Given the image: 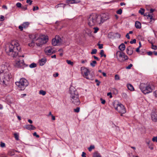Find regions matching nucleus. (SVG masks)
I'll use <instances>...</instances> for the list:
<instances>
[{
	"label": "nucleus",
	"instance_id": "nucleus-25",
	"mask_svg": "<svg viewBox=\"0 0 157 157\" xmlns=\"http://www.w3.org/2000/svg\"><path fill=\"white\" fill-rule=\"evenodd\" d=\"M100 54L101 55V57L104 56L105 57L106 56V55L104 54V51L102 50H101Z\"/></svg>",
	"mask_w": 157,
	"mask_h": 157
},
{
	"label": "nucleus",
	"instance_id": "nucleus-29",
	"mask_svg": "<svg viewBox=\"0 0 157 157\" xmlns=\"http://www.w3.org/2000/svg\"><path fill=\"white\" fill-rule=\"evenodd\" d=\"M40 94H42L43 95H44L46 94V91L43 90H40L39 92Z\"/></svg>",
	"mask_w": 157,
	"mask_h": 157
},
{
	"label": "nucleus",
	"instance_id": "nucleus-18",
	"mask_svg": "<svg viewBox=\"0 0 157 157\" xmlns=\"http://www.w3.org/2000/svg\"><path fill=\"white\" fill-rule=\"evenodd\" d=\"M46 62V60L45 58L42 59L39 61V64L40 66H43L45 63Z\"/></svg>",
	"mask_w": 157,
	"mask_h": 157
},
{
	"label": "nucleus",
	"instance_id": "nucleus-8",
	"mask_svg": "<svg viewBox=\"0 0 157 157\" xmlns=\"http://www.w3.org/2000/svg\"><path fill=\"white\" fill-rule=\"evenodd\" d=\"M113 105L115 109L120 113L123 114L126 113L125 109L122 104L114 103Z\"/></svg>",
	"mask_w": 157,
	"mask_h": 157
},
{
	"label": "nucleus",
	"instance_id": "nucleus-62",
	"mask_svg": "<svg viewBox=\"0 0 157 157\" xmlns=\"http://www.w3.org/2000/svg\"><path fill=\"white\" fill-rule=\"evenodd\" d=\"M94 57L95 59H96L97 60H98V61L99 60V59H98V57H96V56H94Z\"/></svg>",
	"mask_w": 157,
	"mask_h": 157
},
{
	"label": "nucleus",
	"instance_id": "nucleus-63",
	"mask_svg": "<svg viewBox=\"0 0 157 157\" xmlns=\"http://www.w3.org/2000/svg\"><path fill=\"white\" fill-rule=\"evenodd\" d=\"M58 51L60 53L61 52H63V50L62 49H60L58 50Z\"/></svg>",
	"mask_w": 157,
	"mask_h": 157
},
{
	"label": "nucleus",
	"instance_id": "nucleus-36",
	"mask_svg": "<svg viewBox=\"0 0 157 157\" xmlns=\"http://www.w3.org/2000/svg\"><path fill=\"white\" fill-rule=\"evenodd\" d=\"M115 80H119L120 79V77L118 75H115Z\"/></svg>",
	"mask_w": 157,
	"mask_h": 157
},
{
	"label": "nucleus",
	"instance_id": "nucleus-40",
	"mask_svg": "<svg viewBox=\"0 0 157 157\" xmlns=\"http://www.w3.org/2000/svg\"><path fill=\"white\" fill-rule=\"evenodd\" d=\"M94 33H97L99 30V29L98 27H94Z\"/></svg>",
	"mask_w": 157,
	"mask_h": 157
},
{
	"label": "nucleus",
	"instance_id": "nucleus-4",
	"mask_svg": "<svg viewBox=\"0 0 157 157\" xmlns=\"http://www.w3.org/2000/svg\"><path fill=\"white\" fill-rule=\"evenodd\" d=\"M69 93L71 102L76 105L80 104V102L78 92L74 86H71L70 87Z\"/></svg>",
	"mask_w": 157,
	"mask_h": 157
},
{
	"label": "nucleus",
	"instance_id": "nucleus-24",
	"mask_svg": "<svg viewBox=\"0 0 157 157\" xmlns=\"http://www.w3.org/2000/svg\"><path fill=\"white\" fill-rule=\"evenodd\" d=\"M86 33L89 36H90L91 33L92 32L89 29H87L86 30Z\"/></svg>",
	"mask_w": 157,
	"mask_h": 157
},
{
	"label": "nucleus",
	"instance_id": "nucleus-53",
	"mask_svg": "<svg viewBox=\"0 0 157 157\" xmlns=\"http://www.w3.org/2000/svg\"><path fill=\"white\" fill-rule=\"evenodd\" d=\"M4 20V17L3 16L1 15L0 16V21H2Z\"/></svg>",
	"mask_w": 157,
	"mask_h": 157
},
{
	"label": "nucleus",
	"instance_id": "nucleus-52",
	"mask_svg": "<svg viewBox=\"0 0 157 157\" xmlns=\"http://www.w3.org/2000/svg\"><path fill=\"white\" fill-rule=\"evenodd\" d=\"M95 82H97V86H99L100 83V82L98 80V79H96L95 80Z\"/></svg>",
	"mask_w": 157,
	"mask_h": 157
},
{
	"label": "nucleus",
	"instance_id": "nucleus-14",
	"mask_svg": "<svg viewBox=\"0 0 157 157\" xmlns=\"http://www.w3.org/2000/svg\"><path fill=\"white\" fill-rule=\"evenodd\" d=\"M151 119L152 120L156 122L157 121V110H153L151 114Z\"/></svg>",
	"mask_w": 157,
	"mask_h": 157
},
{
	"label": "nucleus",
	"instance_id": "nucleus-47",
	"mask_svg": "<svg viewBox=\"0 0 157 157\" xmlns=\"http://www.w3.org/2000/svg\"><path fill=\"white\" fill-rule=\"evenodd\" d=\"M14 135L17 140H18V135L17 133H14Z\"/></svg>",
	"mask_w": 157,
	"mask_h": 157
},
{
	"label": "nucleus",
	"instance_id": "nucleus-56",
	"mask_svg": "<svg viewBox=\"0 0 157 157\" xmlns=\"http://www.w3.org/2000/svg\"><path fill=\"white\" fill-rule=\"evenodd\" d=\"M39 9V7L38 6H36V7H34L33 10V11H35V10H37Z\"/></svg>",
	"mask_w": 157,
	"mask_h": 157
},
{
	"label": "nucleus",
	"instance_id": "nucleus-22",
	"mask_svg": "<svg viewBox=\"0 0 157 157\" xmlns=\"http://www.w3.org/2000/svg\"><path fill=\"white\" fill-rule=\"evenodd\" d=\"M127 87L128 89L131 91H133L134 90V88L133 86L131 84H128L127 85Z\"/></svg>",
	"mask_w": 157,
	"mask_h": 157
},
{
	"label": "nucleus",
	"instance_id": "nucleus-57",
	"mask_svg": "<svg viewBox=\"0 0 157 157\" xmlns=\"http://www.w3.org/2000/svg\"><path fill=\"white\" fill-rule=\"evenodd\" d=\"M86 154L85 152H82V157H86Z\"/></svg>",
	"mask_w": 157,
	"mask_h": 157
},
{
	"label": "nucleus",
	"instance_id": "nucleus-12",
	"mask_svg": "<svg viewBox=\"0 0 157 157\" xmlns=\"http://www.w3.org/2000/svg\"><path fill=\"white\" fill-rule=\"evenodd\" d=\"M29 38L31 40V43H29L28 45L30 47L33 46L34 45L35 42L36 40V35L35 34H30L29 35Z\"/></svg>",
	"mask_w": 157,
	"mask_h": 157
},
{
	"label": "nucleus",
	"instance_id": "nucleus-49",
	"mask_svg": "<svg viewBox=\"0 0 157 157\" xmlns=\"http://www.w3.org/2000/svg\"><path fill=\"white\" fill-rule=\"evenodd\" d=\"M18 28L21 31H22L23 30L24 27L22 25H21L19 26L18 27Z\"/></svg>",
	"mask_w": 157,
	"mask_h": 157
},
{
	"label": "nucleus",
	"instance_id": "nucleus-55",
	"mask_svg": "<svg viewBox=\"0 0 157 157\" xmlns=\"http://www.w3.org/2000/svg\"><path fill=\"white\" fill-rule=\"evenodd\" d=\"M154 95V96H155L157 98V90L155 91L153 93Z\"/></svg>",
	"mask_w": 157,
	"mask_h": 157
},
{
	"label": "nucleus",
	"instance_id": "nucleus-9",
	"mask_svg": "<svg viewBox=\"0 0 157 157\" xmlns=\"http://www.w3.org/2000/svg\"><path fill=\"white\" fill-rule=\"evenodd\" d=\"M48 40V37L47 36H43L40 38L37 39V41L39 43L37 42L36 44L38 46H40L43 44L46 43Z\"/></svg>",
	"mask_w": 157,
	"mask_h": 157
},
{
	"label": "nucleus",
	"instance_id": "nucleus-2",
	"mask_svg": "<svg viewBox=\"0 0 157 157\" xmlns=\"http://www.w3.org/2000/svg\"><path fill=\"white\" fill-rule=\"evenodd\" d=\"M109 18V14L107 13H102L99 15L93 13L88 18V25L90 26L101 25Z\"/></svg>",
	"mask_w": 157,
	"mask_h": 157
},
{
	"label": "nucleus",
	"instance_id": "nucleus-5",
	"mask_svg": "<svg viewBox=\"0 0 157 157\" xmlns=\"http://www.w3.org/2000/svg\"><path fill=\"white\" fill-rule=\"evenodd\" d=\"M139 87L142 92L144 94H147L152 92L155 89V87L152 84L141 83L140 84Z\"/></svg>",
	"mask_w": 157,
	"mask_h": 157
},
{
	"label": "nucleus",
	"instance_id": "nucleus-13",
	"mask_svg": "<svg viewBox=\"0 0 157 157\" xmlns=\"http://www.w3.org/2000/svg\"><path fill=\"white\" fill-rule=\"evenodd\" d=\"M124 53L122 52L118 51L116 53L117 57L118 60L120 62H122V59H123Z\"/></svg>",
	"mask_w": 157,
	"mask_h": 157
},
{
	"label": "nucleus",
	"instance_id": "nucleus-39",
	"mask_svg": "<svg viewBox=\"0 0 157 157\" xmlns=\"http://www.w3.org/2000/svg\"><path fill=\"white\" fill-rule=\"evenodd\" d=\"M0 146L2 147H4L6 146L5 144L2 142H1Z\"/></svg>",
	"mask_w": 157,
	"mask_h": 157
},
{
	"label": "nucleus",
	"instance_id": "nucleus-17",
	"mask_svg": "<svg viewBox=\"0 0 157 157\" xmlns=\"http://www.w3.org/2000/svg\"><path fill=\"white\" fill-rule=\"evenodd\" d=\"M119 48L121 50L120 51H123L125 48V47L124 44L122 43L119 46Z\"/></svg>",
	"mask_w": 157,
	"mask_h": 157
},
{
	"label": "nucleus",
	"instance_id": "nucleus-10",
	"mask_svg": "<svg viewBox=\"0 0 157 157\" xmlns=\"http://www.w3.org/2000/svg\"><path fill=\"white\" fill-rule=\"evenodd\" d=\"M62 42V40L61 37L58 35L56 36L55 38L52 40V43L54 46L61 44Z\"/></svg>",
	"mask_w": 157,
	"mask_h": 157
},
{
	"label": "nucleus",
	"instance_id": "nucleus-32",
	"mask_svg": "<svg viewBox=\"0 0 157 157\" xmlns=\"http://www.w3.org/2000/svg\"><path fill=\"white\" fill-rule=\"evenodd\" d=\"M147 16L148 17L147 18L148 19L149 18L150 20V21L151 22L152 21V20L153 19V16L152 14H148V15H147Z\"/></svg>",
	"mask_w": 157,
	"mask_h": 157
},
{
	"label": "nucleus",
	"instance_id": "nucleus-54",
	"mask_svg": "<svg viewBox=\"0 0 157 157\" xmlns=\"http://www.w3.org/2000/svg\"><path fill=\"white\" fill-rule=\"evenodd\" d=\"M107 96H109V97L110 98H112V94L111 92L108 93L107 94Z\"/></svg>",
	"mask_w": 157,
	"mask_h": 157
},
{
	"label": "nucleus",
	"instance_id": "nucleus-15",
	"mask_svg": "<svg viewBox=\"0 0 157 157\" xmlns=\"http://www.w3.org/2000/svg\"><path fill=\"white\" fill-rule=\"evenodd\" d=\"M134 48L131 46H128L126 49L127 53L129 55H131L133 53Z\"/></svg>",
	"mask_w": 157,
	"mask_h": 157
},
{
	"label": "nucleus",
	"instance_id": "nucleus-1",
	"mask_svg": "<svg viewBox=\"0 0 157 157\" xmlns=\"http://www.w3.org/2000/svg\"><path fill=\"white\" fill-rule=\"evenodd\" d=\"M21 49V47L17 40H13L9 44H7L6 47L5 51L6 54L13 58H16L14 63V66L17 68H24L27 65L24 63L22 57H24L18 55V52Z\"/></svg>",
	"mask_w": 157,
	"mask_h": 157
},
{
	"label": "nucleus",
	"instance_id": "nucleus-16",
	"mask_svg": "<svg viewBox=\"0 0 157 157\" xmlns=\"http://www.w3.org/2000/svg\"><path fill=\"white\" fill-rule=\"evenodd\" d=\"M25 128L29 130H35L36 127L32 124H28L25 126Z\"/></svg>",
	"mask_w": 157,
	"mask_h": 157
},
{
	"label": "nucleus",
	"instance_id": "nucleus-51",
	"mask_svg": "<svg viewBox=\"0 0 157 157\" xmlns=\"http://www.w3.org/2000/svg\"><path fill=\"white\" fill-rule=\"evenodd\" d=\"M33 135L34 136H36L37 138H39V136L37 135L36 132H34L33 133Z\"/></svg>",
	"mask_w": 157,
	"mask_h": 157
},
{
	"label": "nucleus",
	"instance_id": "nucleus-31",
	"mask_svg": "<svg viewBox=\"0 0 157 157\" xmlns=\"http://www.w3.org/2000/svg\"><path fill=\"white\" fill-rule=\"evenodd\" d=\"M144 9L141 8L140 10H139V13L141 15H143L144 13Z\"/></svg>",
	"mask_w": 157,
	"mask_h": 157
},
{
	"label": "nucleus",
	"instance_id": "nucleus-20",
	"mask_svg": "<svg viewBox=\"0 0 157 157\" xmlns=\"http://www.w3.org/2000/svg\"><path fill=\"white\" fill-rule=\"evenodd\" d=\"M15 151V150L13 149L10 150L8 152V155L10 156H13L14 155Z\"/></svg>",
	"mask_w": 157,
	"mask_h": 157
},
{
	"label": "nucleus",
	"instance_id": "nucleus-27",
	"mask_svg": "<svg viewBox=\"0 0 157 157\" xmlns=\"http://www.w3.org/2000/svg\"><path fill=\"white\" fill-rule=\"evenodd\" d=\"M128 59V56L124 54L123 59H122V62Z\"/></svg>",
	"mask_w": 157,
	"mask_h": 157
},
{
	"label": "nucleus",
	"instance_id": "nucleus-50",
	"mask_svg": "<svg viewBox=\"0 0 157 157\" xmlns=\"http://www.w3.org/2000/svg\"><path fill=\"white\" fill-rule=\"evenodd\" d=\"M100 100L101 101V103L102 104H105V100H104L103 99H102V98H101L100 99Z\"/></svg>",
	"mask_w": 157,
	"mask_h": 157
},
{
	"label": "nucleus",
	"instance_id": "nucleus-33",
	"mask_svg": "<svg viewBox=\"0 0 157 157\" xmlns=\"http://www.w3.org/2000/svg\"><path fill=\"white\" fill-rule=\"evenodd\" d=\"M65 5V4H64L63 3L59 4L56 6V7L58 8L59 7H63L64 8Z\"/></svg>",
	"mask_w": 157,
	"mask_h": 157
},
{
	"label": "nucleus",
	"instance_id": "nucleus-45",
	"mask_svg": "<svg viewBox=\"0 0 157 157\" xmlns=\"http://www.w3.org/2000/svg\"><path fill=\"white\" fill-rule=\"evenodd\" d=\"M79 107H77L76 109H74V111L76 113H78L79 111Z\"/></svg>",
	"mask_w": 157,
	"mask_h": 157
},
{
	"label": "nucleus",
	"instance_id": "nucleus-60",
	"mask_svg": "<svg viewBox=\"0 0 157 157\" xmlns=\"http://www.w3.org/2000/svg\"><path fill=\"white\" fill-rule=\"evenodd\" d=\"M126 37L128 39H130V37L129 35V33H127L126 35Z\"/></svg>",
	"mask_w": 157,
	"mask_h": 157
},
{
	"label": "nucleus",
	"instance_id": "nucleus-64",
	"mask_svg": "<svg viewBox=\"0 0 157 157\" xmlns=\"http://www.w3.org/2000/svg\"><path fill=\"white\" fill-rule=\"evenodd\" d=\"M87 60H82L81 61V63H86L87 62Z\"/></svg>",
	"mask_w": 157,
	"mask_h": 157
},
{
	"label": "nucleus",
	"instance_id": "nucleus-23",
	"mask_svg": "<svg viewBox=\"0 0 157 157\" xmlns=\"http://www.w3.org/2000/svg\"><path fill=\"white\" fill-rule=\"evenodd\" d=\"M93 157H101V155L99 153L96 152L93 155Z\"/></svg>",
	"mask_w": 157,
	"mask_h": 157
},
{
	"label": "nucleus",
	"instance_id": "nucleus-42",
	"mask_svg": "<svg viewBox=\"0 0 157 157\" xmlns=\"http://www.w3.org/2000/svg\"><path fill=\"white\" fill-rule=\"evenodd\" d=\"M152 140L153 142H157V136L154 137L152 139Z\"/></svg>",
	"mask_w": 157,
	"mask_h": 157
},
{
	"label": "nucleus",
	"instance_id": "nucleus-11",
	"mask_svg": "<svg viewBox=\"0 0 157 157\" xmlns=\"http://www.w3.org/2000/svg\"><path fill=\"white\" fill-rule=\"evenodd\" d=\"M44 52L47 55H51L56 52L53 48L50 46L46 47L44 49Z\"/></svg>",
	"mask_w": 157,
	"mask_h": 157
},
{
	"label": "nucleus",
	"instance_id": "nucleus-7",
	"mask_svg": "<svg viewBox=\"0 0 157 157\" xmlns=\"http://www.w3.org/2000/svg\"><path fill=\"white\" fill-rule=\"evenodd\" d=\"M82 74L84 77L88 79H92L93 78V75H90L89 70L87 68L83 67L81 68Z\"/></svg>",
	"mask_w": 157,
	"mask_h": 157
},
{
	"label": "nucleus",
	"instance_id": "nucleus-44",
	"mask_svg": "<svg viewBox=\"0 0 157 157\" xmlns=\"http://www.w3.org/2000/svg\"><path fill=\"white\" fill-rule=\"evenodd\" d=\"M98 48L99 49H101L103 48V45L102 44H98Z\"/></svg>",
	"mask_w": 157,
	"mask_h": 157
},
{
	"label": "nucleus",
	"instance_id": "nucleus-46",
	"mask_svg": "<svg viewBox=\"0 0 157 157\" xmlns=\"http://www.w3.org/2000/svg\"><path fill=\"white\" fill-rule=\"evenodd\" d=\"M33 1L31 0H27L26 2L28 3H29L30 5H31L32 4Z\"/></svg>",
	"mask_w": 157,
	"mask_h": 157
},
{
	"label": "nucleus",
	"instance_id": "nucleus-26",
	"mask_svg": "<svg viewBox=\"0 0 157 157\" xmlns=\"http://www.w3.org/2000/svg\"><path fill=\"white\" fill-rule=\"evenodd\" d=\"M66 62L68 63V64L72 66H73L74 65L73 62L71 61L70 60H66Z\"/></svg>",
	"mask_w": 157,
	"mask_h": 157
},
{
	"label": "nucleus",
	"instance_id": "nucleus-3",
	"mask_svg": "<svg viewBox=\"0 0 157 157\" xmlns=\"http://www.w3.org/2000/svg\"><path fill=\"white\" fill-rule=\"evenodd\" d=\"M10 68V64L8 63H6L1 66L0 70V82L3 84H6L9 81L10 78H11V74L9 71Z\"/></svg>",
	"mask_w": 157,
	"mask_h": 157
},
{
	"label": "nucleus",
	"instance_id": "nucleus-38",
	"mask_svg": "<svg viewBox=\"0 0 157 157\" xmlns=\"http://www.w3.org/2000/svg\"><path fill=\"white\" fill-rule=\"evenodd\" d=\"M122 13V10L121 9H120L117 12V13L119 14H121Z\"/></svg>",
	"mask_w": 157,
	"mask_h": 157
},
{
	"label": "nucleus",
	"instance_id": "nucleus-34",
	"mask_svg": "<svg viewBox=\"0 0 157 157\" xmlns=\"http://www.w3.org/2000/svg\"><path fill=\"white\" fill-rule=\"evenodd\" d=\"M94 146L93 145H91L88 148V150L89 151H91V150L94 149Z\"/></svg>",
	"mask_w": 157,
	"mask_h": 157
},
{
	"label": "nucleus",
	"instance_id": "nucleus-6",
	"mask_svg": "<svg viewBox=\"0 0 157 157\" xmlns=\"http://www.w3.org/2000/svg\"><path fill=\"white\" fill-rule=\"evenodd\" d=\"M15 84L18 86L19 90H23L28 85L29 83L26 79L22 78L20 79L19 81L15 82Z\"/></svg>",
	"mask_w": 157,
	"mask_h": 157
},
{
	"label": "nucleus",
	"instance_id": "nucleus-28",
	"mask_svg": "<svg viewBox=\"0 0 157 157\" xmlns=\"http://www.w3.org/2000/svg\"><path fill=\"white\" fill-rule=\"evenodd\" d=\"M96 61L95 60H94L92 62L90 63V65L92 67H94L95 66V65L96 64Z\"/></svg>",
	"mask_w": 157,
	"mask_h": 157
},
{
	"label": "nucleus",
	"instance_id": "nucleus-43",
	"mask_svg": "<svg viewBox=\"0 0 157 157\" xmlns=\"http://www.w3.org/2000/svg\"><path fill=\"white\" fill-rule=\"evenodd\" d=\"M136 40L135 39H134L133 40H131L130 42V43L131 44H135L136 43Z\"/></svg>",
	"mask_w": 157,
	"mask_h": 157
},
{
	"label": "nucleus",
	"instance_id": "nucleus-58",
	"mask_svg": "<svg viewBox=\"0 0 157 157\" xmlns=\"http://www.w3.org/2000/svg\"><path fill=\"white\" fill-rule=\"evenodd\" d=\"M59 75V74L58 73H56V74H54L53 76L54 77H58Z\"/></svg>",
	"mask_w": 157,
	"mask_h": 157
},
{
	"label": "nucleus",
	"instance_id": "nucleus-30",
	"mask_svg": "<svg viewBox=\"0 0 157 157\" xmlns=\"http://www.w3.org/2000/svg\"><path fill=\"white\" fill-rule=\"evenodd\" d=\"M36 66V63H32L29 65V67L31 68H34Z\"/></svg>",
	"mask_w": 157,
	"mask_h": 157
},
{
	"label": "nucleus",
	"instance_id": "nucleus-61",
	"mask_svg": "<svg viewBox=\"0 0 157 157\" xmlns=\"http://www.w3.org/2000/svg\"><path fill=\"white\" fill-rule=\"evenodd\" d=\"M140 48L138 47L136 49V51L137 52H140Z\"/></svg>",
	"mask_w": 157,
	"mask_h": 157
},
{
	"label": "nucleus",
	"instance_id": "nucleus-48",
	"mask_svg": "<svg viewBox=\"0 0 157 157\" xmlns=\"http://www.w3.org/2000/svg\"><path fill=\"white\" fill-rule=\"evenodd\" d=\"M16 6L18 7H21V4L20 2H18L16 4Z\"/></svg>",
	"mask_w": 157,
	"mask_h": 157
},
{
	"label": "nucleus",
	"instance_id": "nucleus-37",
	"mask_svg": "<svg viewBox=\"0 0 157 157\" xmlns=\"http://www.w3.org/2000/svg\"><path fill=\"white\" fill-rule=\"evenodd\" d=\"M151 48L154 50H156L157 49V46L156 45H154L153 44H152Z\"/></svg>",
	"mask_w": 157,
	"mask_h": 157
},
{
	"label": "nucleus",
	"instance_id": "nucleus-41",
	"mask_svg": "<svg viewBox=\"0 0 157 157\" xmlns=\"http://www.w3.org/2000/svg\"><path fill=\"white\" fill-rule=\"evenodd\" d=\"M132 66V64H130L128 66L126 67V68L128 69H131V67Z\"/></svg>",
	"mask_w": 157,
	"mask_h": 157
},
{
	"label": "nucleus",
	"instance_id": "nucleus-59",
	"mask_svg": "<svg viewBox=\"0 0 157 157\" xmlns=\"http://www.w3.org/2000/svg\"><path fill=\"white\" fill-rule=\"evenodd\" d=\"M147 54L149 56H151L152 54V52L151 51L147 52Z\"/></svg>",
	"mask_w": 157,
	"mask_h": 157
},
{
	"label": "nucleus",
	"instance_id": "nucleus-35",
	"mask_svg": "<svg viewBox=\"0 0 157 157\" xmlns=\"http://www.w3.org/2000/svg\"><path fill=\"white\" fill-rule=\"evenodd\" d=\"M97 52V50L96 49H94L92 50V52H91V54H95Z\"/></svg>",
	"mask_w": 157,
	"mask_h": 157
},
{
	"label": "nucleus",
	"instance_id": "nucleus-21",
	"mask_svg": "<svg viewBox=\"0 0 157 157\" xmlns=\"http://www.w3.org/2000/svg\"><path fill=\"white\" fill-rule=\"evenodd\" d=\"M30 23L28 22H24L22 25L23 26L24 28L25 29L26 28H28L29 25Z\"/></svg>",
	"mask_w": 157,
	"mask_h": 157
},
{
	"label": "nucleus",
	"instance_id": "nucleus-19",
	"mask_svg": "<svg viewBox=\"0 0 157 157\" xmlns=\"http://www.w3.org/2000/svg\"><path fill=\"white\" fill-rule=\"evenodd\" d=\"M136 27L137 29H140L141 27V24L138 21H136L135 23Z\"/></svg>",
	"mask_w": 157,
	"mask_h": 157
}]
</instances>
